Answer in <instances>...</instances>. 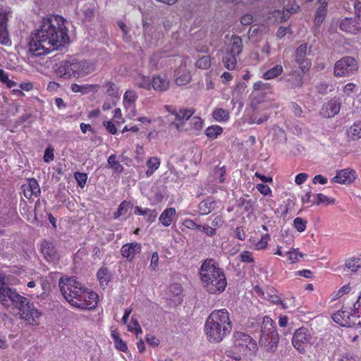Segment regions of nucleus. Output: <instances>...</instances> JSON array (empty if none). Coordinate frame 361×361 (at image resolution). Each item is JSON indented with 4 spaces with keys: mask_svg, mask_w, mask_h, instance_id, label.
<instances>
[{
    "mask_svg": "<svg viewBox=\"0 0 361 361\" xmlns=\"http://www.w3.org/2000/svg\"><path fill=\"white\" fill-rule=\"evenodd\" d=\"M312 336L307 328L301 327L296 329L292 337L293 347L300 353L305 351V348L311 343Z\"/></svg>",
    "mask_w": 361,
    "mask_h": 361,
    "instance_id": "9d476101",
    "label": "nucleus"
},
{
    "mask_svg": "<svg viewBox=\"0 0 361 361\" xmlns=\"http://www.w3.org/2000/svg\"><path fill=\"white\" fill-rule=\"evenodd\" d=\"M72 71L73 78H80L87 75L92 73L94 70L93 64L88 61H72Z\"/></svg>",
    "mask_w": 361,
    "mask_h": 361,
    "instance_id": "f8f14e48",
    "label": "nucleus"
},
{
    "mask_svg": "<svg viewBox=\"0 0 361 361\" xmlns=\"http://www.w3.org/2000/svg\"><path fill=\"white\" fill-rule=\"evenodd\" d=\"M183 225L188 229L197 231L200 226V224H196L192 219H185L183 221Z\"/></svg>",
    "mask_w": 361,
    "mask_h": 361,
    "instance_id": "338daca9",
    "label": "nucleus"
},
{
    "mask_svg": "<svg viewBox=\"0 0 361 361\" xmlns=\"http://www.w3.org/2000/svg\"><path fill=\"white\" fill-rule=\"evenodd\" d=\"M216 207V202L212 197H209L201 201L197 206L200 215L205 216L210 214Z\"/></svg>",
    "mask_w": 361,
    "mask_h": 361,
    "instance_id": "5701e85b",
    "label": "nucleus"
},
{
    "mask_svg": "<svg viewBox=\"0 0 361 361\" xmlns=\"http://www.w3.org/2000/svg\"><path fill=\"white\" fill-rule=\"evenodd\" d=\"M74 177L78 183V186L84 188L87 180V175L85 173L75 172Z\"/></svg>",
    "mask_w": 361,
    "mask_h": 361,
    "instance_id": "6e6d98bb",
    "label": "nucleus"
},
{
    "mask_svg": "<svg viewBox=\"0 0 361 361\" xmlns=\"http://www.w3.org/2000/svg\"><path fill=\"white\" fill-rule=\"evenodd\" d=\"M314 204L317 205H319L322 204H334L336 202L334 198H330L327 196L324 195L322 193L316 194V200L314 201Z\"/></svg>",
    "mask_w": 361,
    "mask_h": 361,
    "instance_id": "de8ad7c7",
    "label": "nucleus"
},
{
    "mask_svg": "<svg viewBox=\"0 0 361 361\" xmlns=\"http://www.w3.org/2000/svg\"><path fill=\"white\" fill-rule=\"evenodd\" d=\"M104 92L111 98L118 99L120 97L118 86L112 81H106L103 85Z\"/></svg>",
    "mask_w": 361,
    "mask_h": 361,
    "instance_id": "c756f323",
    "label": "nucleus"
},
{
    "mask_svg": "<svg viewBox=\"0 0 361 361\" xmlns=\"http://www.w3.org/2000/svg\"><path fill=\"white\" fill-rule=\"evenodd\" d=\"M65 18L59 15L43 18L39 27L30 35L28 51L40 56L58 49L69 42Z\"/></svg>",
    "mask_w": 361,
    "mask_h": 361,
    "instance_id": "f257e3e1",
    "label": "nucleus"
},
{
    "mask_svg": "<svg viewBox=\"0 0 361 361\" xmlns=\"http://www.w3.org/2000/svg\"><path fill=\"white\" fill-rule=\"evenodd\" d=\"M72 67V61H62L55 70V73L59 78L69 79L73 78Z\"/></svg>",
    "mask_w": 361,
    "mask_h": 361,
    "instance_id": "b1692460",
    "label": "nucleus"
},
{
    "mask_svg": "<svg viewBox=\"0 0 361 361\" xmlns=\"http://www.w3.org/2000/svg\"><path fill=\"white\" fill-rule=\"evenodd\" d=\"M345 266L353 273H356L361 268V257L353 256L345 262Z\"/></svg>",
    "mask_w": 361,
    "mask_h": 361,
    "instance_id": "2f4dec72",
    "label": "nucleus"
},
{
    "mask_svg": "<svg viewBox=\"0 0 361 361\" xmlns=\"http://www.w3.org/2000/svg\"><path fill=\"white\" fill-rule=\"evenodd\" d=\"M0 82L6 84L8 88H11L17 85V82L14 80H10L8 74L1 68H0Z\"/></svg>",
    "mask_w": 361,
    "mask_h": 361,
    "instance_id": "09e8293b",
    "label": "nucleus"
},
{
    "mask_svg": "<svg viewBox=\"0 0 361 361\" xmlns=\"http://www.w3.org/2000/svg\"><path fill=\"white\" fill-rule=\"evenodd\" d=\"M22 190L27 199H31L33 196L38 197L41 192L39 185L35 178L28 179L27 183L22 185Z\"/></svg>",
    "mask_w": 361,
    "mask_h": 361,
    "instance_id": "6ab92c4d",
    "label": "nucleus"
},
{
    "mask_svg": "<svg viewBox=\"0 0 361 361\" xmlns=\"http://www.w3.org/2000/svg\"><path fill=\"white\" fill-rule=\"evenodd\" d=\"M355 179V171L353 169H345L338 171L332 181L340 184H350Z\"/></svg>",
    "mask_w": 361,
    "mask_h": 361,
    "instance_id": "f3484780",
    "label": "nucleus"
},
{
    "mask_svg": "<svg viewBox=\"0 0 361 361\" xmlns=\"http://www.w3.org/2000/svg\"><path fill=\"white\" fill-rule=\"evenodd\" d=\"M176 216V210L174 207L166 208L160 214L159 221L162 226H169Z\"/></svg>",
    "mask_w": 361,
    "mask_h": 361,
    "instance_id": "393cba45",
    "label": "nucleus"
},
{
    "mask_svg": "<svg viewBox=\"0 0 361 361\" xmlns=\"http://www.w3.org/2000/svg\"><path fill=\"white\" fill-rule=\"evenodd\" d=\"M307 50V44H302L296 49L295 59L305 58V55Z\"/></svg>",
    "mask_w": 361,
    "mask_h": 361,
    "instance_id": "e2e57ef3",
    "label": "nucleus"
},
{
    "mask_svg": "<svg viewBox=\"0 0 361 361\" xmlns=\"http://www.w3.org/2000/svg\"><path fill=\"white\" fill-rule=\"evenodd\" d=\"M60 290L66 301L74 308L80 310H94L99 302V295L82 286L74 277L61 278Z\"/></svg>",
    "mask_w": 361,
    "mask_h": 361,
    "instance_id": "f03ea898",
    "label": "nucleus"
},
{
    "mask_svg": "<svg viewBox=\"0 0 361 361\" xmlns=\"http://www.w3.org/2000/svg\"><path fill=\"white\" fill-rule=\"evenodd\" d=\"M240 260L243 262L251 263L254 262L252 252L250 251L244 250L240 255Z\"/></svg>",
    "mask_w": 361,
    "mask_h": 361,
    "instance_id": "0e129e2a",
    "label": "nucleus"
},
{
    "mask_svg": "<svg viewBox=\"0 0 361 361\" xmlns=\"http://www.w3.org/2000/svg\"><path fill=\"white\" fill-rule=\"evenodd\" d=\"M199 274L202 286L209 294H220L225 290L226 277L224 269L215 259H204L199 269Z\"/></svg>",
    "mask_w": 361,
    "mask_h": 361,
    "instance_id": "20e7f679",
    "label": "nucleus"
},
{
    "mask_svg": "<svg viewBox=\"0 0 361 361\" xmlns=\"http://www.w3.org/2000/svg\"><path fill=\"white\" fill-rule=\"evenodd\" d=\"M112 120L118 126H120L124 123L125 120L122 116V112L120 108H116L114 111V116Z\"/></svg>",
    "mask_w": 361,
    "mask_h": 361,
    "instance_id": "4d7b16f0",
    "label": "nucleus"
},
{
    "mask_svg": "<svg viewBox=\"0 0 361 361\" xmlns=\"http://www.w3.org/2000/svg\"><path fill=\"white\" fill-rule=\"evenodd\" d=\"M237 56L229 52L226 53L222 59L224 67L229 71L234 70L237 64Z\"/></svg>",
    "mask_w": 361,
    "mask_h": 361,
    "instance_id": "c9c22d12",
    "label": "nucleus"
},
{
    "mask_svg": "<svg viewBox=\"0 0 361 361\" xmlns=\"http://www.w3.org/2000/svg\"><path fill=\"white\" fill-rule=\"evenodd\" d=\"M267 298L274 305H281L283 309L288 308L286 304L281 299L277 290L274 288H271L267 292Z\"/></svg>",
    "mask_w": 361,
    "mask_h": 361,
    "instance_id": "72a5a7b5",
    "label": "nucleus"
},
{
    "mask_svg": "<svg viewBox=\"0 0 361 361\" xmlns=\"http://www.w3.org/2000/svg\"><path fill=\"white\" fill-rule=\"evenodd\" d=\"M300 7L298 4H287L283 10H276L272 12V16L278 22L282 23L286 21L292 13H297Z\"/></svg>",
    "mask_w": 361,
    "mask_h": 361,
    "instance_id": "2eb2a0df",
    "label": "nucleus"
},
{
    "mask_svg": "<svg viewBox=\"0 0 361 361\" xmlns=\"http://www.w3.org/2000/svg\"><path fill=\"white\" fill-rule=\"evenodd\" d=\"M357 88L354 82H348L342 87V94L343 97H352L357 92Z\"/></svg>",
    "mask_w": 361,
    "mask_h": 361,
    "instance_id": "79ce46f5",
    "label": "nucleus"
},
{
    "mask_svg": "<svg viewBox=\"0 0 361 361\" xmlns=\"http://www.w3.org/2000/svg\"><path fill=\"white\" fill-rule=\"evenodd\" d=\"M128 331L130 332H135L137 337L139 334L142 333V328L137 319L134 317H131L130 323L128 324Z\"/></svg>",
    "mask_w": 361,
    "mask_h": 361,
    "instance_id": "a18cd8bd",
    "label": "nucleus"
},
{
    "mask_svg": "<svg viewBox=\"0 0 361 361\" xmlns=\"http://www.w3.org/2000/svg\"><path fill=\"white\" fill-rule=\"evenodd\" d=\"M212 117L216 121L225 123L230 118V112L222 108H215L212 112Z\"/></svg>",
    "mask_w": 361,
    "mask_h": 361,
    "instance_id": "473e14b6",
    "label": "nucleus"
},
{
    "mask_svg": "<svg viewBox=\"0 0 361 361\" xmlns=\"http://www.w3.org/2000/svg\"><path fill=\"white\" fill-rule=\"evenodd\" d=\"M224 128L219 125H212L207 127L204 130V134L209 140L216 139L223 133Z\"/></svg>",
    "mask_w": 361,
    "mask_h": 361,
    "instance_id": "e433bc0d",
    "label": "nucleus"
},
{
    "mask_svg": "<svg viewBox=\"0 0 361 361\" xmlns=\"http://www.w3.org/2000/svg\"><path fill=\"white\" fill-rule=\"evenodd\" d=\"M339 27L341 30L351 34H357L361 30L357 19L352 18H345L342 20Z\"/></svg>",
    "mask_w": 361,
    "mask_h": 361,
    "instance_id": "4be33fe9",
    "label": "nucleus"
},
{
    "mask_svg": "<svg viewBox=\"0 0 361 361\" xmlns=\"http://www.w3.org/2000/svg\"><path fill=\"white\" fill-rule=\"evenodd\" d=\"M295 61L298 65L299 68L301 71L302 74H305L311 68L312 62L310 59L306 58L295 59Z\"/></svg>",
    "mask_w": 361,
    "mask_h": 361,
    "instance_id": "c03bdc74",
    "label": "nucleus"
},
{
    "mask_svg": "<svg viewBox=\"0 0 361 361\" xmlns=\"http://www.w3.org/2000/svg\"><path fill=\"white\" fill-rule=\"evenodd\" d=\"M346 135L349 141H357L361 139V120L355 121L348 128Z\"/></svg>",
    "mask_w": 361,
    "mask_h": 361,
    "instance_id": "a878e982",
    "label": "nucleus"
},
{
    "mask_svg": "<svg viewBox=\"0 0 361 361\" xmlns=\"http://www.w3.org/2000/svg\"><path fill=\"white\" fill-rule=\"evenodd\" d=\"M326 4H321L317 10L314 22L317 24L321 23L324 19L326 16Z\"/></svg>",
    "mask_w": 361,
    "mask_h": 361,
    "instance_id": "603ef678",
    "label": "nucleus"
},
{
    "mask_svg": "<svg viewBox=\"0 0 361 361\" xmlns=\"http://www.w3.org/2000/svg\"><path fill=\"white\" fill-rule=\"evenodd\" d=\"M54 159V148L51 146H49L47 147L44 154V161L46 163H49L52 161Z\"/></svg>",
    "mask_w": 361,
    "mask_h": 361,
    "instance_id": "052dcab7",
    "label": "nucleus"
},
{
    "mask_svg": "<svg viewBox=\"0 0 361 361\" xmlns=\"http://www.w3.org/2000/svg\"><path fill=\"white\" fill-rule=\"evenodd\" d=\"M256 188L262 195L264 196L271 195V190L267 185L259 183L256 185Z\"/></svg>",
    "mask_w": 361,
    "mask_h": 361,
    "instance_id": "680f3d73",
    "label": "nucleus"
},
{
    "mask_svg": "<svg viewBox=\"0 0 361 361\" xmlns=\"http://www.w3.org/2000/svg\"><path fill=\"white\" fill-rule=\"evenodd\" d=\"M131 207V203L129 201L123 200L119 205L117 211L114 214V218L118 219L121 216L127 214Z\"/></svg>",
    "mask_w": 361,
    "mask_h": 361,
    "instance_id": "37998d69",
    "label": "nucleus"
},
{
    "mask_svg": "<svg viewBox=\"0 0 361 361\" xmlns=\"http://www.w3.org/2000/svg\"><path fill=\"white\" fill-rule=\"evenodd\" d=\"M269 240V234L266 233L262 235L261 239L255 245V250H260L266 249Z\"/></svg>",
    "mask_w": 361,
    "mask_h": 361,
    "instance_id": "3c124183",
    "label": "nucleus"
},
{
    "mask_svg": "<svg viewBox=\"0 0 361 361\" xmlns=\"http://www.w3.org/2000/svg\"><path fill=\"white\" fill-rule=\"evenodd\" d=\"M40 251L49 262H55L59 259V253L51 241L44 240L40 244Z\"/></svg>",
    "mask_w": 361,
    "mask_h": 361,
    "instance_id": "ddd939ff",
    "label": "nucleus"
},
{
    "mask_svg": "<svg viewBox=\"0 0 361 361\" xmlns=\"http://www.w3.org/2000/svg\"><path fill=\"white\" fill-rule=\"evenodd\" d=\"M198 231L204 233L209 237H213L216 234V229L213 226H210L207 224L201 225L200 224Z\"/></svg>",
    "mask_w": 361,
    "mask_h": 361,
    "instance_id": "5fc2aeb1",
    "label": "nucleus"
},
{
    "mask_svg": "<svg viewBox=\"0 0 361 361\" xmlns=\"http://www.w3.org/2000/svg\"><path fill=\"white\" fill-rule=\"evenodd\" d=\"M135 85L140 88H143L147 90H151V80L143 75H139L135 78Z\"/></svg>",
    "mask_w": 361,
    "mask_h": 361,
    "instance_id": "a19ab883",
    "label": "nucleus"
},
{
    "mask_svg": "<svg viewBox=\"0 0 361 361\" xmlns=\"http://www.w3.org/2000/svg\"><path fill=\"white\" fill-rule=\"evenodd\" d=\"M283 72V66L281 64H277L264 73L262 78L264 80H271L281 75Z\"/></svg>",
    "mask_w": 361,
    "mask_h": 361,
    "instance_id": "4c0bfd02",
    "label": "nucleus"
},
{
    "mask_svg": "<svg viewBox=\"0 0 361 361\" xmlns=\"http://www.w3.org/2000/svg\"><path fill=\"white\" fill-rule=\"evenodd\" d=\"M138 96L137 93L132 90H128L123 94V103L124 108L126 110H129L135 115V109H136V102L137 100Z\"/></svg>",
    "mask_w": 361,
    "mask_h": 361,
    "instance_id": "aec40b11",
    "label": "nucleus"
},
{
    "mask_svg": "<svg viewBox=\"0 0 361 361\" xmlns=\"http://www.w3.org/2000/svg\"><path fill=\"white\" fill-rule=\"evenodd\" d=\"M359 71L357 60L350 56L338 59L334 66V75L336 78H345L355 75Z\"/></svg>",
    "mask_w": 361,
    "mask_h": 361,
    "instance_id": "1a4fd4ad",
    "label": "nucleus"
},
{
    "mask_svg": "<svg viewBox=\"0 0 361 361\" xmlns=\"http://www.w3.org/2000/svg\"><path fill=\"white\" fill-rule=\"evenodd\" d=\"M243 44L240 37L233 35L229 53L238 56L243 51Z\"/></svg>",
    "mask_w": 361,
    "mask_h": 361,
    "instance_id": "7c9ffc66",
    "label": "nucleus"
},
{
    "mask_svg": "<svg viewBox=\"0 0 361 361\" xmlns=\"http://www.w3.org/2000/svg\"><path fill=\"white\" fill-rule=\"evenodd\" d=\"M232 322L226 309L212 311L204 323V332L207 341L219 343L232 331Z\"/></svg>",
    "mask_w": 361,
    "mask_h": 361,
    "instance_id": "39448f33",
    "label": "nucleus"
},
{
    "mask_svg": "<svg viewBox=\"0 0 361 361\" xmlns=\"http://www.w3.org/2000/svg\"><path fill=\"white\" fill-rule=\"evenodd\" d=\"M170 80L166 76L156 75L151 79V89L157 92H164L169 88Z\"/></svg>",
    "mask_w": 361,
    "mask_h": 361,
    "instance_id": "412c9836",
    "label": "nucleus"
},
{
    "mask_svg": "<svg viewBox=\"0 0 361 361\" xmlns=\"http://www.w3.org/2000/svg\"><path fill=\"white\" fill-rule=\"evenodd\" d=\"M324 111V116L328 118H332L338 114L341 110V103L336 100L331 99L326 103L322 109Z\"/></svg>",
    "mask_w": 361,
    "mask_h": 361,
    "instance_id": "bb28decb",
    "label": "nucleus"
},
{
    "mask_svg": "<svg viewBox=\"0 0 361 361\" xmlns=\"http://www.w3.org/2000/svg\"><path fill=\"white\" fill-rule=\"evenodd\" d=\"M195 110L194 108H181L178 111H173L171 112V114L175 116L176 121H178L173 123V125L176 127L178 131L181 132L188 130L187 128H184L183 123L181 121H188L190 118H192V115L195 114Z\"/></svg>",
    "mask_w": 361,
    "mask_h": 361,
    "instance_id": "9b49d317",
    "label": "nucleus"
},
{
    "mask_svg": "<svg viewBox=\"0 0 361 361\" xmlns=\"http://www.w3.org/2000/svg\"><path fill=\"white\" fill-rule=\"evenodd\" d=\"M190 129L194 131H200L204 126V121L199 116H194L190 121Z\"/></svg>",
    "mask_w": 361,
    "mask_h": 361,
    "instance_id": "49530a36",
    "label": "nucleus"
},
{
    "mask_svg": "<svg viewBox=\"0 0 361 361\" xmlns=\"http://www.w3.org/2000/svg\"><path fill=\"white\" fill-rule=\"evenodd\" d=\"M226 168L225 166H216L213 170V180L216 183H223L226 180Z\"/></svg>",
    "mask_w": 361,
    "mask_h": 361,
    "instance_id": "58836bf2",
    "label": "nucleus"
},
{
    "mask_svg": "<svg viewBox=\"0 0 361 361\" xmlns=\"http://www.w3.org/2000/svg\"><path fill=\"white\" fill-rule=\"evenodd\" d=\"M159 255L157 252H154L152 253V257H151V262H150V265H149V267L155 271L158 268V266H159Z\"/></svg>",
    "mask_w": 361,
    "mask_h": 361,
    "instance_id": "774afa93",
    "label": "nucleus"
},
{
    "mask_svg": "<svg viewBox=\"0 0 361 361\" xmlns=\"http://www.w3.org/2000/svg\"><path fill=\"white\" fill-rule=\"evenodd\" d=\"M303 76L304 75L300 72L295 71L284 75L281 80L286 82L290 88H300L302 87L304 82Z\"/></svg>",
    "mask_w": 361,
    "mask_h": 361,
    "instance_id": "a211bd4d",
    "label": "nucleus"
},
{
    "mask_svg": "<svg viewBox=\"0 0 361 361\" xmlns=\"http://www.w3.org/2000/svg\"><path fill=\"white\" fill-rule=\"evenodd\" d=\"M103 126L106 130L111 135H116L117 133L116 124L112 121H104Z\"/></svg>",
    "mask_w": 361,
    "mask_h": 361,
    "instance_id": "13d9d810",
    "label": "nucleus"
},
{
    "mask_svg": "<svg viewBox=\"0 0 361 361\" xmlns=\"http://www.w3.org/2000/svg\"><path fill=\"white\" fill-rule=\"evenodd\" d=\"M142 247L140 243H130L123 245L121 249V253L123 257L128 262L133 261L137 254L141 252Z\"/></svg>",
    "mask_w": 361,
    "mask_h": 361,
    "instance_id": "dca6fc26",
    "label": "nucleus"
},
{
    "mask_svg": "<svg viewBox=\"0 0 361 361\" xmlns=\"http://www.w3.org/2000/svg\"><path fill=\"white\" fill-rule=\"evenodd\" d=\"M184 68H185V66H184ZM175 76L176 84L178 86L185 85L188 84L191 80V75L190 72L186 71L185 69L183 71L181 67L177 68L175 71Z\"/></svg>",
    "mask_w": 361,
    "mask_h": 361,
    "instance_id": "cd10ccee",
    "label": "nucleus"
},
{
    "mask_svg": "<svg viewBox=\"0 0 361 361\" xmlns=\"http://www.w3.org/2000/svg\"><path fill=\"white\" fill-rule=\"evenodd\" d=\"M359 312L353 303L352 305H343L331 317L334 322L342 326L361 325V314Z\"/></svg>",
    "mask_w": 361,
    "mask_h": 361,
    "instance_id": "0eeeda50",
    "label": "nucleus"
},
{
    "mask_svg": "<svg viewBox=\"0 0 361 361\" xmlns=\"http://www.w3.org/2000/svg\"><path fill=\"white\" fill-rule=\"evenodd\" d=\"M200 51L204 52L206 54L209 53V49L207 47L205 49L200 50ZM196 67L200 69L207 70L209 69L211 66V57L209 54L204 55L196 61L195 63Z\"/></svg>",
    "mask_w": 361,
    "mask_h": 361,
    "instance_id": "f704fd0d",
    "label": "nucleus"
},
{
    "mask_svg": "<svg viewBox=\"0 0 361 361\" xmlns=\"http://www.w3.org/2000/svg\"><path fill=\"white\" fill-rule=\"evenodd\" d=\"M145 339L147 344L153 348L157 347L160 343L159 340L155 336L152 334H147Z\"/></svg>",
    "mask_w": 361,
    "mask_h": 361,
    "instance_id": "69168bd1",
    "label": "nucleus"
},
{
    "mask_svg": "<svg viewBox=\"0 0 361 361\" xmlns=\"http://www.w3.org/2000/svg\"><path fill=\"white\" fill-rule=\"evenodd\" d=\"M8 13L0 8V43L4 45L11 44L8 31Z\"/></svg>",
    "mask_w": 361,
    "mask_h": 361,
    "instance_id": "4468645a",
    "label": "nucleus"
},
{
    "mask_svg": "<svg viewBox=\"0 0 361 361\" xmlns=\"http://www.w3.org/2000/svg\"><path fill=\"white\" fill-rule=\"evenodd\" d=\"M286 255L288 256V260L290 263H295L299 260L300 257H303L304 255L302 252L298 251L294 248H292L289 251L286 252Z\"/></svg>",
    "mask_w": 361,
    "mask_h": 361,
    "instance_id": "8fccbe9b",
    "label": "nucleus"
},
{
    "mask_svg": "<svg viewBox=\"0 0 361 361\" xmlns=\"http://www.w3.org/2000/svg\"><path fill=\"white\" fill-rule=\"evenodd\" d=\"M233 347L240 353L247 355H255L258 350L257 342L250 335L241 332L235 331L233 335Z\"/></svg>",
    "mask_w": 361,
    "mask_h": 361,
    "instance_id": "6e6552de",
    "label": "nucleus"
},
{
    "mask_svg": "<svg viewBox=\"0 0 361 361\" xmlns=\"http://www.w3.org/2000/svg\"><path fill=\"white\" fill-rule=\"evenodd\" d=\"M146 221L152 224L155 221L157 217V212L155 209H151L149 208H147V212L145 214Z\"/></svg>",
    "mask_w": 361,
    "mask_h": 361,
    "instance_id": "bf43d9fd",
    "label": "nucleus"
},
{
    "mask_svg": "<svg viewBox=\"0 0 361 361\" xmlns=\"http://www.w3.org/2000/svg\"><path fill=\"white\" fill-rule=\"evenodd\" d=\"M279 341V334L274 320L269 316L263 318L259 344L266 351L274 352Z\"/></svg>",
    "mask_w": 361,
    "mask_h": 361,
    "instance_id": "423d86ee",
    "label": "nucleus"
},
{
    "mask_svg": "<svg viewBox=\"0 0 361 361\" xmlns=\"http://www.w3.org/2000/svg\"><path fill=\"white\" fill-rule=\"evenodd\" d=\"M0 303L6 307L11 305L15 306L19 310L20 318L26 321L30 325L39 324L42 313L27 298L8 287L5 276L2 274H0Z\"/></svg>",
    "mask_w": 361,
    "mask_h": 361,
    "instance_id": "7ed1b4c3",
    "label": "nucleus"
},
{
    "mask_svg": "<svg viewBox=\"0 0 361 361\" xmlns=\"http://www.w3.org/2000/svg\"><path fill=\"white\" fill-rule=\"evenodd\" d=\"M307 221L301 217H296L293 221V226L300 233L305 231L307 228Z\"/></svg>",
    "mask_w": 361,
    "mask_h": 361,
    "instance_id": "864d4df0",
    "label": "nucleus"
},
{
    "mask_svg": "<svg viewBox=\"0 0 361 361\" xmlns=\"http://www.w3.org/2000/svg\"><path fill=\"white\" fill-rule=\"evenodd\" d=\"M97 279L102 288H105L111 279V274L109 269L106 267H102L97 273Z\"/></svg>",
    "mask_w": 361,
    "mask_h": 361,
    "instance_id": "c85d7f7f",
    "label": "nucleus"
},
{
    "mask_svg": "<svg viewBox=\"0 0 361 361\" xmlns=\"http://www.w3.org/2000/svg\"><path fill=\"white\" fill-rule=\"evenodd\" d=\"M160 160L156 157H149L147 161V170L146 175L147 177L151 176L154 171L159 167Z\"/></svg>",
    "mask_w": 361,
    "mask_h": 361,
    "instance_id": "ea45409f",
    "label": "nucleus"
}]
</instances>
